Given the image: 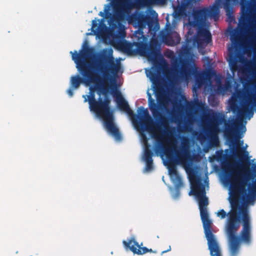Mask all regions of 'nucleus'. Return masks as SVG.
Instances as JSON below:
<instances>
[{
  "label": "nucleus",
  "instance_id": "obj_27",
  "mask_svg": "<svg viewBox=\"0 0 256 256\" xmlns=\"http://www.w3.org/2000/svg\"><path fill=\"white\" fill-rule=\"evenodd\" d=\"M230 40L233 42H236L238 40V32L236 30H234L230 36Z\"/></svg>",
  "mask_w": 256,
  "mask_h": 256
},
{
  "label": "nucleus",
  "instance_id": "obj_7",
  "mask_svg": "<svg viewBox=\"0 0 256 256\" xmlns=\"http://www.w3.org/2000/svg\"><path fill=\"white\" fill-rule=\"evenodd\" d=\"M240 214L242 222V228L240 233L239 236H236V232L235 234V236L238 238V246L236 250L232 248L231 242L228 234H226L230 256H236L239 251L240 242L250 244L251 241L250 220L248 208H240Z\"/></svg>",
  "mask_w": 256,
  "mask_h": 256
},
{
  "label": "nucleus",
  "instance_id": "obj_5",
  "mask_svg": "<svg viewBox=\"0 0 256 256\" xmlns=\"http://www.w3.org/2000/svg\"><path fill=\"white\" fill-rule=\"evenodd\" d=\"M90 52V50L86 48L80 54L78 53L76 51L72 54V59L76 64V67L79 73L82 76L76 75L70 78V85L73 88L76 89L79 88L81 84L88 86L94 82H97L100 80V75L96 71L100 72V68H102L104 70L108 68V66H103L101 64L102 61L99 62V66L96 68L93 62L88 61L86 60V56Z\"/></svg>",
  "mask_w": 256,
  "mask_h": 256
},
{
  "label": "nucleus",
  "instance_id": "obj_10",
  "mask_svg": "<svg viewBox=\"0 0 256 256\" xmlns=\"http://www.w3.org/2000/svg\"><path fill=\"white\" fill-rule=\"evenodd\" d=\"M254 106H256V97H250L247 102L243 104L242 108H240L235 102H232L230 103V108L232 112H236L241 116L245 114H251L252 116L254 114L252 108Z\"/></svg>",
  "mask_w": 256,
  "mask_h": 256
},
{
  "label": "nucleus",
  "instance_id": "obj_14",
  "mask_svg": "<svg viewBox=\"0 0 256 256\" xmlns=\"http://www.w3.org/2000/svg\"><path fill=\"white\" fill-rule=\"evenodd\" d=\"M161 38L164 42L168 46H173L179 44L180 41V37L178 34L170 30L166 32H162Z\"/></svg>",
  "mask_w": 256,
  "mask_h": 256
},
{
  "label": "nucleus",
  "instance_id": "obj_25",
  "mask_svg": "<svg viewBox=\"0 0 256 256\" xmlns=\"http://www.w3.org/2000/svg\"><path fill=\"white\" fill-rule=\"evenodd\" d=\"M111 5L107 4L105 6L104 12H100L99 15L102 17L109 18L112 16V14L110 12V8Z\"/></svg>",
  "mask_w": 256,
  "mask_h": 256
},
{
  "label": "nucleus",
  "instance_id": "obj_22",
  "mask_svg": "<svg viewBox=\"0 0 256 256\" xmlns=\"http://www.w3.org/2000/svg\"><path fill=\"white\" fill-rule=\"evenodd\" d=\"M180 63L181 68L180 70V73L182 76L187 77L192 74L193 68H188L186 63L184 61H181Z\"/></svg>",
  "mask_w": 256,
  "mask_h": 256
},
{
  "label": "nucleus",
  "instance_id": "obj_23",
  "mask_svg": "<svg viewBox=\"0 0 256 256\" xmlns=\"http://www.w3.org/2000/svg\"><path fill=\"white\" fill-rule=\"evenodd\" d=\"M256 196V181L252 186H248V194L247 195V199L250 202L254 200Z\"/></svg>",
  "mask_w": 256,
  "mask_h": 256
},
{
  "label": "nucleus",
  "instance_id": "obj_29",
  "mask_svg": "<svg viewBox=\"0 0 256 256\" xmlns=\"http://www.w3.org/2000/svg\"><path fill=\"white\" fill-rule=\"evenodd\" d=\"M216 216H217L220 218L221 219H224L227 216H228V214L224 210L222 209L217 212Z\"/></svg>",
  "mask_w": 256,
  "mask_h": 256
},
{
  "label": "nucleus",
  "instance_id": "obj_8",
  "mask_svg": "<svg viewBox=\"0 0 256 256\" xmlns=\"http://www.w3.org/2000/svg\"><path fill=\"white\" fill-rule=\"evenodd\" d=\"M200 18H196L193 15L188 17V25L191 28H196V41L198 44L204 42L207 44L212 42V35L209 30L206 28V22Z\"/></svg>",
  "mask_w": 256,
  "mask_h": 256
},
{
  "label": "nucleus",
  "instance_id": "obj_3",
  "mask_svg": "<svg viewBox=\"0 0 256 256\" xmlns=\"http://www.w3.org/2000/svg\"><path fill=\"white\" fill-rule=\"evenodd\" d=\"M102 78L97 82L96 87L90 88V94L83 95L84 102H88L91 111L102 119L107 130L116 140H120L122 136L119 130L114 122L112 110L110 106V99L106 95L108 88L104 84L102 86L98 84L102 82Z\"/></svg>",
  "mask_w": 256,
  "mask_h": 256
},
{
  "label": "nucleus",
  "instance_id": "obj_12",
  "mask_svg": "<svg viewBox=\"0 0 256 256\" xmlns=\"http://www.w3.org/2000/svg\"><path fill=\"white\" fill-rule=\"evenodd\" d=\"M122 243L126 249H129L134 254L142 255L148 252H154L151 248L149 249L146 247H141L134 238L129 240L128 242L124 240Z\"/></svg>",
  "mask_w": 256,
  "mask_h": 256
},
{
  "label": "nucleus",
  "instance_id": "obj_20",
  "mask_svg": "<svg viewBox=\"0 0 256 256\" xmlns=\"http://www.w3.org/2000/svg\"><path fill=\"white\" fill-rule=\"evenodd\" d=\"M238 122L233 121L230 124H225L224 134L227 136H234L238 132L237 129Z\"/></svg>",
  "mask_w": 256,
  "mask_h": 256
},
{
  "label": "nucleus",
  "instance_id": "obj_16",
  "mask_svg": "<svg viewBox=\"0 0 256 256\" xmlns=\"http://www.w3.org/2000/svg\"><path fill=\"white\" fill-rule=\"evenodd\" d=\"M254 20L255 17L254 16L250 15L246 12L243 14L240 20L241 29L244 30H246L248 32H249L250 30H252L254 26Z\"/></svg>",
  "mask_w": 256,
  "mask_h": 256
},
{
  "label": "nucleus",
  "instance_id": "obj_24",
  "mask_svg": "<svg viewBox=\"0 0 256 256\" xmlns=\"http://www.w3.org/2000/svg\"><path fill=\"white\" fill-rule=\"evenodd\" d=\"M230 70L232 72H236L238 68V62L234 56H231L229 60Z\"/></svg>",
  "mask_w": 256,
  "mask_h": 256
},
{
  "label": "nucleus",
  "instance_id": "obj_32",
  "mask_svg": "<svg viewBox=\"0 0 256 256\" xmlns=\"http://www.w3.org/2000/svg\"><path fill=\"white\" fill-rule=\"evenodd\" d=\"M194 106L198 108H201L202 106V102H199L198 100H196L194 102Z\"/></svg>",
  "mask_w": 256,
  "mask_h": 256
},
{
  "label": "nucleus",
  "instance_id": "obj_13",
  "mask_svg": "<svg viewBox=\"0 0 256 256\" xmlns=\"http://www.w3.org/2000/svg\"><path fill=\"white\" fill-rule=\"evenodd\" d=\"M138 44H141L138 42H130L126 40H124L119 42V49L128 56H134L139 54V48Z\"/></svg>",
  "mask_w": 256,
  "mask_h": 256
},
{
  "label": "nucleus",
  "instance_id": "obj_15",
  "mask_svg": "<svg viewBox=\"0 0 256 256\" xmlns=\"http://www.w3.org/2000/svg\"><path fill=\"white\" fill-rule=\"evenodd\" d=\"M223 118L216 115L212 119L207 129V132L210 138L218 140V134L219 132L218 125Z\"/></svg>",
  "mask_w": 256,
  "mask_h": 256
},
{
  "label": "nucleus",
  "instance_id": "obj_4",
  "mask_svg": "<svg viewBox=\"0 0 256 256\" xmlns=\"http://www.w3.org/2000/svg\"><path fill=\"white\" fill-rule=\"evenodd\" d=\"M192 192L198 199L201 220L204 232L208 240L210 256H221L220 250L214 234L212 232V222L210 220L206 207L208 204L206 196L204 186L200 178L194 176L190 178Z\"/></svg>",
  "mask_w": 256,
  "mask_h": 256
},
{
  "label": "nucleus",
  "instance_id": "obj_21",
  "mask_svg": "<svg viewBox=\"0 0 256 256\" xmlns=\"http://www.w3.org/2000/svg\"><path fill=\"white\" fill-rule=\"evenodd\" d=\"M232 0H225L223 2V7L226 13V14L228 16L230 22H232L234 19V16L232 15L233 10L232 5Z\"/></svg>",
  "mask_w": 256,
  "mask_h": 256
},
{
  "label": "nucleus",
  "instance_id": "obj_9",
  "mask_svg": "<svg viewBox=\"0 0 256 256\" xmlns=\"http://www.w3.org/2000/svg\"><path fill=\"white\" fill-rule=\"evenodd\" d=\"M139 50V54L146 56L148 60L154 62L161 55L160 45L156 40H152L150 44H138Z\"/></svg>",
  "mask_w": 256,
  "mask_h": 256
},
{
  "label": "nucleus",
  "instance_id": "obj_31",
  "mask_svg": "<svg viewBox=\"0 0 256 256\" xmlns=\"http://www.w3.org/2000/svg\"><path fill=\"white\" fill-rule=\"evenodd\" d=\"M192 0H180L181 4L183 6H186Z\"/></svg>",
  "mask_w": 256,
  "mask_h": 256
},
{
  "label": "nucleus",
  "instance_id": "obj_6",
  "mask_svg": "<svg viewBox=\"0 0 256 256\" xmlns=\"http://www.w3.org/2000/svg\"><path fill=\"white\" fill-rule=\"evenodd\" d=\"M231 210L228 213V218L226 226V232L229 236L230 240L231 242L232 248L236 250L238 246L237 238L235 234L240 226V217L238 212V210L240 212L242 208H247L246 206H241L240 202L236 198H233L230 200Z\"/></svg>",
  "mask_w": 256,
  "mask_h": 256
},
{
  "label": "nucleus",
  "instance_id": "obj_26",
  "mask_svg": "<svg viewBox=\"0 0 256 256\" xmlns=\"http://www.w3.org/2000/svg\"><path fill=\"white\" fill-rule=\"evenodd\" d=\"M141 139L144 145V148H150V145L148 143V138L146 134L144 132H140Z\"/></svg>",
  "mask_w": 256,
  "mask_h": 256
},
{
  "label": "nucleus",
  "instance_id": "obj_28",
  "mask_svg": "<svg viewBox=\"0 0 256 256\" xmlns=\"http://www.w3.org/2000/svg\"><path fill=\"white\" fill-rule=\"evenodd\" d=\"M98 20H94L92 21V30L95 33L99 30V26H98Z\"/></svg>",
  "mask_w": 256,
  "mask_h": 256
},
{
  "label": "nucleus",
  "instance_id": "obj_17",
  "mask_svg": "<svg viewBox=\"0 0 256 256\" xmlns=\"http://www.w3.org/2000/svg\"><path fill=\"white\" fill-rule=\"evenodd\" d=\"M240 176H242L241 174L239 172H236V175L232 177V186H234L240 194L246 196V182L243 179L239 178Z\"/></svg>",
  "mask_w": 256,
  "mask_h": 256
},
{
  "label": "nucleus",
  "instance_id": "obj_30",
  "mask_svg": "<svg viewBox=\"0 0 256 256\" xmlns=\"http://www.w3.org/2000/svg\"><path fill=\"white\" fill-rule=\"evenodd\" d=\"M180 60L178 58H176L172 62V66L174 68H179Z\"/></svg>",
  "mask_w": 256,
  "mask_h": 256
},
{
  "label": "nucleus",
  "instance_id": "obj_2",
  "mask_svg": "<svg viewBox=\"0 0 256 256\" xmlns=\"http://www.w3.org/2000/svg\"><path fill=\"white\" fill-rule=\"evenodd\" d=\"M169 126L164 130L163 134L158 136L156 132L152 134L153 138H156L158 145L156 152H160L165 154L168 160V168L169 174L174 182L176 183L177 187L182 184V180L176 170V164L186 165L192 160L189 151L188 140L183 137L181 146L176 148V144H172L170 140L166 138Z\"/></svg>",
  "mask_w": 256,
  "mask_h": 256
},
{
  "label": "nucleus",
  "instance_id": "obj_35",
  "mask_svg": "<svg viewBox=\"0 0 256 256\" xmlns=\"http://www.w3.org/2000/svg\"><path fill=\"white\" fill-rule=\"evenodd\" d=\"M171 250V246H169V248H168V249L167 250H164V251H162V254H163L164 253H166V252H168L169 251H170Z\"/></svg>",
  "mask_w": 256,
  "mask_h": 256
},
{
  "label": "nucleus",
  "instance_id": "obj_1",
  "mask_svg": "<svg viewBox=\"0 0 256 256\" xmlns=\"http://www.w3.org/2000/svg\"><path fill=\"white\" fill-rule=\"evenodd\" d=\"M102 59L108 64V68L104 70L102 68H100V71L103 76V80L110 82V84L109 87L112 91L114 96L116 97V102L119 109L124 111L132 117V122L137 128L138 127L136 124H140L142 130H144L145 126L146 130L152 134L156 132L162 131V128L166 130L168 126V118L160 112L166 107L164 101L165 90L162 78L156 72H151L150 73V80L154 86V90L158 103L149 95L148 107L154 118L158 121L154 126H152L150 124H154V122L148 110L143 106H140L138 109V115L136 116L130 108L128 102L122 97L120 92L116 90V78L110 74H116L118 72L119 64L115 62L112 54L104 55Z\"/></svg>",
  "mask_w": 256,
  "mask_h": 256
},
{
  "label": "nucleus",
  "instance_id": "obj_36",
  "mask_svg": "<svg viewBox=\"0 0 256 256\" xmlns=\"http://www.w3.org/2000/svg\"><path fill=\"white\" fill-rule=\"evenodd\" d=\"M188 34H190V30H188Z\"/></svg>",
  "mask_w": 256,
  "mask_h": 256
},
{
  "label": "nucleus",
  "instance_id": "obj_18",
  "mask_svg": "<svg viewBox=\"0 0 256 256\" xmlns=\"http://www.w3.org/2000/svg\"><path fill=\"white\" fill-rule=\"evenodd\" d=\"M131 19L136 26H137L139 30L143 29L146 26L148 22L146 16L142 14H134L131 17Z\"/></svg>",
  "mask_w": 256,
  "mask_h": 256
},
{
  "label": "nucleus",
  "instance_id": "obj_34",
  "mask_svg": "<svg viewBox=\"0 0 256 256\" xmlns=\"http://www.w3.org/2000/svg\"><path fill=\"white\" fill-rule=\"evenodd\" d=\"M246 154L243 156H242L240 157V159L242 160H248V152H246Z\"/></svg>",
  "mask_w": 256,
  "mask_h": 256
},
{
  "label": "nucleus",
  "instance_id": "obj_33",
  "mask_svg": "<svg viewBox=\"0 0 256 256\" xmlns=\"http://www.w3.org/2000/svg\"><path fill=\"white\" fill-rule=\"evenodd\" d=\"M74 88H72V87L69 88L68 91H67V92L68 94L70 96H72L74 94V92H73V90Z\"/></svg>",
  "mask_w": 256,
  "mask_h": 256
},
{
  "label": "nucleus",
  "instance_id": "obj_11",
  "mask_svg": "<svg viewBox=\"0 0 256 256\" xmlns=\"http://www.w3.org/2000/svg\"><path fill=\"white\" fill-rule=\"evenodd\" d=\"M192 15L200 18V21L206 22L208 17L213 18L214 20L218 19L220 16V10L218 6L214 5L210 8H202L194 10Z\"/></svg>",
  "mask_w": 256,
  "mask_h": 256
},
{
  "label": "nucleus",
  "instance_id": "obj_19",
  "mask_svg": "<svg viewBox=\"0 0 256 256\" xmlns=\"http://www.w3.org/2000/svg\"><path fill=\"white\" fill-rule=\"evenodd\" d=\"M152 156L153 152L150 148H146L144 149L143 160L146 162L145 170L146 171H150L153 169Z\"/></svg>",
  "mask_w": 256,
  "mask_h": 256
}]
</instances>
